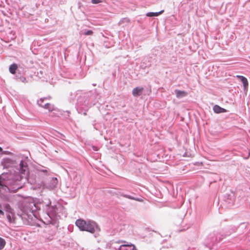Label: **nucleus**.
<instances>
[{"label":"nucleus","mask_w":250,"mask_h":250,"mask_svg":"<svg viewBox=\"0 0 250 250\" xmlns=\"http://www.w3.org/2000/svg\"><path fill=\"white\" fill-rule=\"evenodd\" d=\"M75 224L81 231H86L94 233L96 231L100 230L98 224L92 220L86 221L82 219H79L76 221Z\"/></svg>","instance_id":"obj_1"},{"label":"nucleus","mask_w":250,"mask_h":250,"mask_svg":"<svg viewBox=\"0 0 250 250\" xmlns=\"http://www.w3.org/2000/svg\"><path fill=\"white\" fill-rule=\"evenodd\" d=\"M37 209L35 204L32 202L26 203L21 208V213H18L22 219H32V215H34V212Z\"/></svg>","instance_id":"obj_2"},{"label":"nucleus","mask_w":250,"mask_h":250,"mask_svg":"<svg viewBox=\"0 0 250 250\" xmlns=\"http://www.w3.org/2000/svg\"><path fill=\"white\" fill-rule=\"evenodd\" d=\"M223 238V235L218 231H214L210 233L208 237V247L210 250L212 249L211 247L219 242Z\"/></svg>","instance_id":"obj_3"},{"label":"nucleus","mask_w":250,"mask_h":250,"mask_svg":"<svg viewBox=\"0 0 250 250\" xmlns=\"http://www.w3.org/2000/svg\"><path fill=\"white\" fill-rule=\"evenodd\" d=\"M19 181L12 180L7 181L6 187L8 188L7 191L9 192H16L18 189L22 188Z\"/></svg>","instance_id":"obj_4"},{"label":"nucleus","mask_w":250,"mask_h":250,"mask_svg":"<svg viewBox=\"0 0 250 250\" xmlns=\"http://www.w3.org/2000/svg\"><path fill=\"white\" fill-rule=\"evenodd\" d=\"M51 202L50 200L46 204L47 208L46 209V214L51 219V220H55L57 218V210L56 206H49Z\"/></svg>","instance_id":"obj_5"},{"label":"nucleus","mask_w":250,"mask_h":250,"mask_svg":"<svg viewBox=\"0 0 250 250\" xmlns=\"http://www.w3.org/2000/svg\"><path fill=\"white\" fill-rule=\"evenodd\" d=\"M157 190H158L159 195L157 193V198H163L164 196L168 192V188L162 182L157 178Z\"/></svg>","instance_id":"obj_6"},{"label":"nucleus","mask_w":250,"mask_h":250,"mask_svg":"<svg viewBox=\"0 0 250 250\" xmlns=\"http://www.w3.org/2000/svg\"><path fill=\"white\" fill-rule=\"evenodd\" d=\"M224 201L228 205V207H231L235 201L234 194L233 193L225 194L224 197Z\"/></svg>","instance_id":"obj_7"},{"label":"nucleus","mask_w":250,"mask_h":250,"mask_svg":"<svg viewBox=\"0 0 250 250\" xmlns=\"http://www.w3.org/2000/svg\"><path fill=\"white\" fill-rule=\"evenodd\" d=\"M20 172L21 174V177H23L22 175L25 176L28 173V168L27 163L23 160L21 161L20 163Z\"/></svg>","instance_id":"obj_8"},{"label":"nucleus","mask_w":250,"mask_h":250,"mask_svg":"<svg viewBox=\"0 0 250 250\" xmlns=\"http://www.w3.org/2000/svg\"><path fill=\"white\" fill-rule=\"evenodd\" d=\"M7 181L3 177L2 175H0V192H7V187H6Z\"/></svg>","instance_id":"obj_9"},{"label":"nucleus","mask_w":250,"mask_h":250,"mask_svg":"<svg viewBox=\"0 0 250 250\" xmlns=\"http://www.w3.org/2000/svg\"><path fill=\"white\" fill-rule=\"evenodd\" d=\"M38 104L39 105L44 108H53L52 105L49 104L46 100L40 99L38 101Z\"/></svg>","instance_id":"obj_10"},{"label":"nucleus","mask_w":250,"mask_h":250,"mask_svg":"<svg viewBox=\"0 0 250 250\" xmlns=\"http://www.w3.org/2000/svg\"><path fill=\"white\" fill-rule=\"evenodd\" d=\"M237 77L240 79L241 82L243 83L244 91H247L249 85V83L247 79L243 76H237Z\"/></svg>","instance_id":"obj_11"},{"label":"nucleus","mask_w":250,"mask_h":250,"mask_svg":"<svg viewBox=\"0 0 250 250\" xmlns=\"http://www.w3.org/2000/svg\"><path fill=\"white\" fill-rule=\"evenodd\" d=\"M175 94L177 98L181 99L187 96L188 94V92L185 91H182L176 89L174 91Z\"/></svg>","instance_id":"obj_12"},{"label":"nucleus","mask_w":250,"mask_h":250,"mask_svg":"<svg viewBox=\"0 0 250 250\" xmlns=\"http://www.w3.org/2000/svg\"><path fill=\"white\" fill-rule=\"evenodd\" d=\"M144 90V88L142 87H137L132 90V95L134 96H139L142 95Z\"/></svg>","instance_id":"obj_13"},{"label":"nucleus","mask_w":250,"mask_h":250,"mask_svg":"<svg viewBox=\"0 0 250 250\" xmlns=\"http://www.w3.org/2000/svg\"><path fill=\"white\" fill-rule=\"evenodd\" d=\"M57 184V179L56 178H52L50 183H49L48 185L47 186V187L50 189H53L56 187Z\"/></svg>","instance_id":"obj_14"},{"label":"nucleus","mask_w":250,"mask_h":250,"mask_svg":"<svg viewBox=\"0 0 250 250\" xmlns=\"http://www.w3.org/2000/svg\"><path fill=\"white\" fill-rule=\"evenodd\" d=\"M4 208L5 211L7 212V213H10L11 215H13L14 214V209L8 204H5L4 205Z\"/></svg>","instance_id":"obj_15"},{"label":"nucleus","mask_w":250,"mask_h":250,"mask_svg":"<svg viewBox=\"0 0 250 250\" xmlns=\"http://www.w3.org/2000/svg\"><path fill=\"white\" fill-rule=\"evenodd\" d=\"M120 195H121V196H122L123 197L128 198L129 199L139 201V202H143V200L142 199L139 198H135L131 195L125 194L123 193H120Z\"/></svg>","instance_id":"obj_16"},{"label":"nucleus","mask_w":250,"mask_h":250,"mask_svg":"<svg viewBox=\"0 0 250 250\" xmlns=\"http://www.w3.org/2000/svg\"><path fill=\"white\" fill-rule=\"evenodd\" d=\"M18 69V65L16 63H13L11 64L9 67V71L12 74H15L16 73V71Z\"/></svg>","instance_id":"obj_17"},{"label":"nucleus","mask_w":250,"mask_h":250,"mask_svg":"<svg viewBox=\"0 0 250 250\" xmlns=\"http://www.w3.org/2000/svg\"><path fill=\"white\" fill-rule=\"evenodd\" d=\"M6 242L4 239L0 237V250L3 249L5 247Z\"/></svg>","instance_id":"obj_18"},{"label":"nucleus","mask_w":250,"mask_h":250,"mask_svg":"<svg viewBox=\"0 0 250 250\" xmlns=\"http://www.w3.org/2000/svg\"><path fill=\"white\" fill-rule=\"evenodd\" d=\"M122 246H123V247H132V250H137L136 248V247L134 245L130 243V244H125V245H122Z\"/></svg>","instance_id":"obj_19"},{"label":"nucleus","mask_w":250,"mask_h":250,"mask_svg":"<svg viewBox=\"0 0 250 250\" xmlns=\"http://www.w3.org/2000/svg\"><path fill=\"white\" fill-rule=\"evenodd\" d=\"M164 204H165L164 203L161 202V201H157V208H161L162 206H165Z\"/></svg>","instance_id":"obj_20"},{"label":"nucleus","mask_w":250,"mask_h":250,"mask_svg":"<svg viewBox=\"0 0 250 250\" xmlns=\"http://www.w3.org/2000/svg\"><path fill=\"white\" fill-rule=\"evenodd\" d=\"M146 16L148 17H154L156 16V13L149 12L146 14Z\"/></svg>","instance_id":"obj_21"},{"label":"nucleus","mask_w":250,"mask_h":250,"mask_svg":"<svg viewBox=\"0 0 250 250\" xmlns=\"http://www.w3.org/2000/svg\"><path fill=\"white\" fill-rule=\"evenodd\" d=\"M39 170L40 172L44 173L45 175H47L48 174V171L46 169H39Z\"/></svg>","instance_id":"obj_22"},{"label":"nucleus","mask_w":250,"mask_h":250,"mask_svg":"<svg viewBox=\"0 0 250 250\" xmlns=\"http://www.w3.org/2000/svg\"><path fill=\"white\" fill-rule=\"evenodd\" d=\"M102 2H103L102 0H91V2L93 4H98V3Z\"/></svg>","instance_id":"obj_23"},{"label":"nucleus","mask_w":250,"mask_h":250,"mask_svg":"<svg viewBox=\"0 0 250 250\" xmlns=\"http://www.w3.org/2000/svg\"><path fill=\"white\" fill-rule=\"evenodd\" d=\"M10 213H7V218L9 222H12V216Z\"/></svg>","instance_id":"obj_24"},{"label":"nucleus","mask_w":250,"mask_h":250,"mask_svg":"<svg viewBox=\"0 0 250 250\" xmlns=\"http://www.w3.org/2000/svg\"><path fill=\"white\" fill-rule=\"evenodd\" d=\"M213 109H219V110H220V109H225L222 108V107H221L220 106H219L218 105H215L213 107Z\"/></svg>","instance_id":"obj_25"},{"label":"nucleus","mask_w":250,"mask_h":250,"mask_svg":"<svg viewBox=\"0 0 250 250\" xmlns=\"http://www.w3.org/2000/svg\"><path fill=\"white\" fill-rule=\"evenodd\" d=\"M93 32L92 30H88L87 31L85 32L84 34L85 35H92L93 34Z\"/></svg>","instance_id":"obj_26"},{"label":"nucleus","mask_w":250,"mask_h":250,"mask_svg":"<svg viewBox=\"0 0 250 250\" xmlns=\"http://www.w3.org/2000/svg\"><path fill=\"white\" fill-rule=\"evenodd\" d=\"M215 113L219 114L222 112H227L228 110H213Z\"/></svg>","instance_id":"obj_27"},{"label":"nucleus","mask_w":250,"mask_h":250,"mask_svg":"<svg viewBox=\"0 0 250 250\" xmlns=\"http://www.w3.org/2000/svg\"><path fill=\"white\" fill-rule=\"evenodd\" d=\"M240 227H242L243 228H246V225H245V223H242L240 224Z\"/></svg>","instance_id":"obj_28"},{"label":"nucleus","mask_w":250,"mask_h":250,"mask_svg":"<svg viewBox=\"0 0 250 250\" xmlns=\"http://www.w3.org/2000/svg\"><path fill=\"white\" fill-rule=\"evenodd\" d=\"M164 12V10H161V11H160L159 12H157V16H158L159 15H161V14H162Z\"/></svg>","instance_id":"obj_29"},{"label":"nucleus","mask_w":250,"mask_h":250,"mask_svg":"<svg viewBox=\"0 0 250 250\" xmlns=\"http://www.w3.org/2000/svg\"><path fill=\"white\" fill-rule=\"evenodd\" d=\"M4 214V212L2 210L0 209V215H3Z\"/></svg>","instance_id":"obj_30"},{"label":"nucleus","mask_w":250,"mask_h":250,"mask_svg":"<svg viewBox=\"0 0 250 250\" xmlns=\"http://www.w3.org/2000/svg\"><path fill=\"white\" fill-rule=\"evenodd\" d=\"M123 20H125L127 22H129V20L127 18H125Z\"/></svg>","instance_id":"obj_31"},{"label":"nucleus","mask_w":250,"mask_h":250,"mask_svg":"<svg viewBox=\"0 0 250 250\" xmlns=\"http://www.w3.org/2000/svg\"><path fill=\"white\" fill-rule=\"evenodd\" d=\"M2 151V149L1 147H0V152Z\"/></svg>","instance_id":"obj_32"},{"label":"nucleus","mask_w":250,"mask_h":250,"mask_svg":"<svg viewBox=\"0 0 250 250\" xmlns=\"http://www.w3.org/2000/svg\"><path fill=\"white\" fill-rule=\"evenodd\" d=\"M235 231V229H233L232 232H234Z\"/></svg>","instance_id":"obj_33"},{"label":"nucleus","mask_w":250,"mask_h":250,"mask_svg":"<svg viewBox=\"0 0 250 250\" xmlns=\"http://www.w3.org/2000/svg\"><path fill=\"white\" fill-rule=\"evenodd\" d=\"M229 235V233L225 234V235Z\"/></svg>","instance_id":"obj_34"}]
</instances>
